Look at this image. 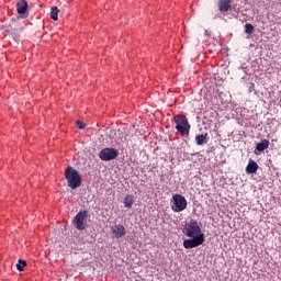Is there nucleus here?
<instances>
[{
    "label": "nucleus",
    "mask_w": 281,
    "mask_h": 281,
    "mask_svg": "<svg viewBox=\"0 0 281 281\" xmlns=\"http://www.w3.org/2000/svg\"><path fill=\"white\" fill-rule=\"evenodd\" d=\"M182 232L186 236H188V238H190L183 240L184 249H194L196 247H201V245L205 243V234L201 232V226H199V222L194 220L187 223Z\"/></svg>",
    "instance_id": "obj_1"
},
{
    "label": "nucleus",
    "mask_w": 281,
    "mask_h": 281,
    "mask_svg": "<svg viewBox=\"0 0 281 281\" xmlns=\"http://www.w3.org/2000/svg\"><path fill=\"white\" fill-rule=\"evenodd\" d=\"M65 177L68 183V188H71V190L80 188L82 178L80 177V173H78V170L74 169V167L69 166L66 168Z\"/></svg>",
    "instance_id": "obj_2"
},
{
    "label": "nucleus",
    "mask_w": 281,
    "mask_h": 281,
    "mask_svg": "<svg viewBox=\"0 0 281 281\" xmlns=\"http://www.w3.org/2000/svg\"><path fill=\"white\" fill-rule=\"evenodd\" d=\"M173 122L176 124V131L182 135V137H188L190 135V122L188 117L183 114H177L173 116Z\"/></svg>",
    "instance_id": "obj_3"
},
{
    "label": "nucleus",
    "mask_w": 281,
    "mask_h": 281,
    "mask_svg": "<svg viewBox=\"0 0 281 281\" xmlns=\"http://www.w3.org/2000/svg\"><path fill=\"white\" fill-rule=\"evenodd\" d=\"M188 207V200L181 194H175L171 199V210L172 212H183Z\"/></svg>",
    "instance_id": "obj_4"
},
{
    "label": "nucleus",
    "mask_w": 281,
    "mask_h": 281,
    "mask_svg": "<svg viewBox=\"0 0 281 281\" xmlns=\"http://www.w3.org/2000/svg\"><path fill=\"white\" fill-rule=\"evenodd\" d=\"M89 216V212L82 210L74 218V225L76 229L82 232V229L87 228V218Z\"/></svg>",
    "instance_id": "obj_5"
},
{
    "label": "nucleus",
    "mask_w": 281,
    "mask_h": 281,
    "mask_svg": "<svg viewBox=\"0 0 281 281\" xmlns=\"http://www.w3.org/2000/svg\"><path fill=\"white\" fill-rule=\"evenodd\" d=\"M119 156L120 151L111 147L104 148L99 153V159H101V161H113V159H117Z\"/></svg>",
    "instance_id": "obj_6"
},
{
    "label": "nucleus",
    "mask_w": 281,
    "mask_h": 281,
    "mask_svg": "<svg viewBox=\"0 0 281 281\" xmlns=\"http://www.w3.org/2000/svg\"><path fill=\"white\" fill-rule=\"evenodd\" d=\"M111 229L113 238H124L126 236V228L122 224H115Z\"/></svg>",
    "instance_id": "obj_7"
},
{
    "label": "nucleus",
    "mask_w": 281,
    "mask_h": 281,
    "mask_svg": "<svg viewBox=\"0 0 281 281\" xmlns=\"http://www.w3.org/2000/svg\"><path fill=\"white\" fill-rule=\"evenodd\" d=\"M218 10L220 12H229L232 10V0H220Z\"/></svg>",
    "instance_id": "obj_8"
},
{
    "label": "nucleus",
    "mask_w": 281,
    "mask_h": 281,
    "mask_svg": "<svg viewBox=\"0 0 281 281\" xmlns=\"http://www.w3.org/2000/svg\"><path fill=\"white\" fill-rule=\"evenodd\" d=\"M247 175H256L258 172V164L254 160H249V164L246 167Z\"/></svg>",
    "instance_id": "obj_9"
},
{
    "label": "nucleus",
    "mask_w": 281,
    "mask_h": 281,
    "mask_svg": "<svg viewBox=\"0 0 281 281\" xmlns=\"http://www.w3.org/2000/svg\"><path fill=\"white\" fill-rule=\"evenodd\" d=\"M18 14H25L27 12V1L21 0L16 3Z\"/></svg>",
    "instance_id": "obj_10"
},
{
    "label": "nucleus",
    "mask_w": 281,
    "mask_h": 281,
    "mask_svg": "<svg viewBox=\"0 0 281 281\" xmlns=\"http://www.w3.org/2000/svg\"><path fill=\"white\" fill-rule=\"evenodd\" d=\"M134 203H135V199L133 198L132 194H127L123 200L124 207H127V210H131Z\"/></svg>",
    "instance_id": "obj_11"
},
{
    "label": "nucleus",
    "mask_w": 281,
    "mask_h": 281,
    "mask_svg": "<svg viewBox=\"0 0 281 281\" xmlns=\"http://www.w3.org/2000/svg\"><path fill=\"white\" fill-rule=\"evenodd\" d=\"M267 148H269V140L266 138L256 145V150H258V153H262L263 150H267Z\"/></svg>",
    "instance_id": "obj_12"
},
{
    "label": "nucleus",
    "mask_w": 281,
    "mask_h": 281,
    "mask_svg": "<svg viewBox=\"0 0 281 281\" xmlns=\"http://www.w3.org/2000/svg\"><path fill=\"white\" fill-rule=\"evenodd\" d=\"M195 142L198 146H203V144H207V134L195 136Z\"/></svg>",
    "instance_id": "obj_13"
},
{
    "label": "nucleus",
    "mask_w": 281,
    "mask_h": 281,
    "mask_svg": "<svg viewBox=\"0 0 281 281\" xmlns=\"http://www.w3.org/2000/svg\"><path fill=\"white\" fill-rule=\"evenodd\" d=\"M58 12H60L58 7H53L50 9V19H53V21H58Z\"/></svg>",
    "instance_id": "obj_14"
},
{
    "label": "nucleus",
    "mask_w": 281,
    "mask_h": 281,
    "mask_svg": "<svg viewBox=\"0 0 281 281\" xmlns=\"http://www.w3.org/2000/svg\"><path fill=\"white\" fill-rule=\"evenodd\" d=\"M25 267H27V262L25 260L19 259L16 263L18 271H24Z\"/></svg>",
    "instance_id": "obj_15"
},
{
    "label": "nucleus",
    "mask_w": 281,
    "mask_h": 281,
    "mask_svg": "<svg viewBox=\"0 0 281 281\" xmlns=\"http://www.w3.org/2000/svg\"><path fill=\"white\" fill-rule=\"evenodd\" d=\"M245 33L246 34H254V26L249 23L245 24Z\"/></svg>",
    "instance_id": "obj_16"
},
{
    "label": "nucleus",
    "mask_w": 281,
    "mask_h": 281,
    "mask_svg": "<svg viewBox=\"0 0 281 281\" xmlns=\"http://www.w3.org/2000/svg\"><path fill=\"white\" fill-rule=\"evenodd\" d=\"M77 126H78V128H80V131H82L87 127V124H85V122L77 121Z\"/></svg>",
    "instance_id": "obj_17"
}]
</instances>
